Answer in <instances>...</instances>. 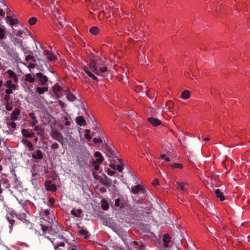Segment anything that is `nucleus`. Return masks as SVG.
<instances>
[{
    "label": "nucleus",
    "instance_id": "1",
    "mask_svg": "<svg viewBox=\"0 0 250 250\" xmlns=\"http://www.w3.org/2000/svg\"><path fill=\"white\" fill-rule=\"evenodd\" d=\"M83 69L88 76L95 81H97L98 79L92 72H94L96 75H99L107 71V68L104 64L103 61L97 58L91 61L89 67L84 66Z\"/></svg>",
    "mask_w": 250,
    "mask_h": 250
},
{
    "label": "nucleus",
    "instance_id": "2",
    "mask_svg": "<svg viewBox=\"0 0 250 250\" xmlns=\"http://www.w3.org/2000/svg\"><path fill=\"white\" fill-rule=\"evenodd\" d=\"M135 214L138 215L140 217H150L152 212L151 208L146 203H138L135 207L134 210Z\"/></svg>",
    "mask_w": 250,
    "mask_h": 250
},
{
    "label": "nucleus",
    "instance_id": "3",
    "mask_svg": "<svg viewBox=\"0 0 250 250\" xmlns=\"http://www.w3.org/2000/svg\"><path fill=\"white\" fill-rule=\"evenodd\" d=\"M103 223L115 231H119L121 229L120 226V221L118 220H103Z\"/></svg>",
    "mask_w": 250,
    "mask_h": 250
},
{
    "label": "nucleus",
    "instance_id": "4",
    "mask_svg": "<svg viewBox=\"0 0 250 250\" xmlns=\"http://www.w3.org/2000/svg\"><path fill=\"white\" fill-rule=\"evenodd\" d=\"M58 222L56 220H54V221H46L44 224H41V225L42 226V229L44 232H46L47 230L49 229L50 230H56V229H58L57 228Z\"/></svg>",
    "mask_w": 250,
    "mask_h": 250
},
{
    "label": "nucleus",
    "instance_id": "5",
    "mask_svg": "<svg viewBox=\"0 0 250 250\" xmlns=\"http://www.w3.org/2000/svg\"><path fill=\"white\" fill-rule=\"evenodd\" d=\"M94 156L95 158V160L93 161L92 164L94 167V169L97 171L100 168L99 165L102 164L104 159L102 156L101 153L99 151H96L94 153Z\"/></svg>",
    "mask_w": 250,
    "mask_h": 250
},
{
    "label": "nucleus",
    "instance_id": "6",
    "mask_svg": "<svg viewBox=\"0 0 250 250\" xmlns=\"http://www.w3.org/2000/svg\"><path fill=\"white\" fill-rule=\"evenodd\" d=\"M25 212V210L23 208H21L20 210V213L22 214L18 213V211L15 210H10L7 215V219H11L15 217L18 218V219H23V218L26 217Z\"/></svg>",
    "mask_w": 250,
    "mask_h": 250
},
{
    "label": "nucleus",
    "instance_id": "7",
    "mask_svg": "<svg viewBox=\"0 0 250 250\" xmlns=\"http://www.w3.org/2000/svg\"><path fill=\"white\" fill-rule=\"evenodd\" d=\"M51 137L54 140L60 142L62 145L63 144L64 138L62 134L57 130H53L50 133Z\"/></svg>",
    "mask_w": 250,
    "mask_h": 250
},
{
    "label": "nucleus",
    "instance_id": "8",
    "mask_svg": "<svg viewBox=\"0 0 250 250\" xmlns=\"http://www.w3.org/2000/svg\"><path fill=\"white\" fill-rule=\"evenodd\" d=\"M26 65L29 68H34L36 66V59L32 55H28L25 57Z\"/></svg>",
    "mask_w": 250,
    "mask_h": 250
},
{
    "label": "nucleus",
    "instance_id": "9",
    "mask_svg": "<svg viewBox=\"0 0 250 250\" xmlns=\"http://www.w3.org/2000/svg\"><path fill=\"white\" fill-rule=\"evenodd\" d=\"M43 54L46 59L51 62H54L57 60V57L48 50H45Z\"/></svg>",
    "mask_w": 250,
    "mask_h": 250
},
{
    "label": "nucleus",
    "instance_id": "10",
    "mask_svg": "<svg viewBox=\"0 0 250 250\" xmlns=\"http://www.w3.org/2000/svg\"><path fill=\"white\" fill-rule=\"evenodd\" d=\"M44 186L47 190L51 191H55L57 189L55 184H53L50 181H46L44 183Z\"/></svg>",
    "mask_w": 250,
    "mask_h": 250
},
{
    "label": "nucleus",
    "instance_id": "11",
    "mask_svg": "<svg viewBox=\"0 0 250 250\" xmlns=\"http://www.w3.org/2000/svg\"><path fill=\"white\" fill-rule=\"evenodd\" d=\"M145 192L144 187L140 185H138L133 187L131 188V192L133 194H138L139 193H144Z\"/></svg>",
    "mask_w": 250,
    "mask_h": 250
},
{
    "label": "nucleus",
    "instance_id": "12",
    "mask_svg": "<svg viewBox=\"0 0 250 250\" xmlns=\"http://www.w3.org/2000/svg\"><path fill=\"white\" fill-rule=\"evenodd\" d=\"M20 113L21 110L18 108H15L11 114L10 120L12 121L17 120Z\"/></svg>",
    "mask_w": 250,
    "mask_h": 250
},
{
    "label": "nucleus",
    "instance_id": "13",
    "mask_svg": "<svg viewBox=\"0 0 250 250\" xmlns=\"http://www.w3.org/2000/svg\"><path fill=\"white\" fill-rule=\"evenodd\" d=\"M37 77L39 78L41 83L42 85H44L48 82V78L42 73L40 72L37 74Z\"/></svg>",
    "mask_w": 250,
    "mask_h": 250
},
{
    "label": "nucleus",
    "instance_id": "14",
    "mask_svg": "<svg viewBox=\"0 0 250 250\" xmlns=\"http://www.w3.org/2000/svg\"><path fill=\"white\" fill-rule=\"evenodd\" d=\"M29 116L30 118V123L32 126H35L38 123V121L35 114L34 112H31L29 114Z\"/></svg>",
    "mask_w": 250,
    "mask_h": 250
},
{
    "label": "nucleus",
    "instance_id": "15",
    "mask_svg": "<svg viewBox=\"0 0 250 250\" xmlns=\"http://www.w3.org/2000/svg\"><path fill=\"white\" fill-rule=\"evenodd\" d=\"M187 185L186 183L177 182L176 183V187L178 190L186 191L187 190Z\"/></svg>",
    "mask_w": 250,
    "mask_h": 250
},
{
    "label": "nucleus",
    "instance_id": "16",
    "mask_svg": "<svg viewBox=\"0 0 250 250\" xmlns=\"http://www.w3.org/2000/svg\"><path fill=\"white\" fill-rule=\"evenodd\" d=\"M88 6L90 7L93 11L99 10L100 8H103L102 5H99L94 1H90V3L88 5Z\"/></svg>",
    "mask_w": 250,
    "mask_h": 250
},
{
    "label": "nucleus",
    "instance_id": "17",
    "mask_svg": "<svg viewBox=\"0 0 250 250\" xmlns=\"http://www.w3.org/2000/svg\"><path fill=\"white\" fill-rule=\"evenodd\" d=\"M101 198L102 199L101 201V207L104 210H108L109 206L107 200L103 197Z\"/></svg>",
    "mask_w": 250,
    "mask_h": 250
},
{
    "label": "nucleus",
    "instance_id": "18",
    "mask_svg": "<svg viewBox=\"0 0 250 250\" xmlns=\"http://www.w3.org/2000/svg\"><path fill=\"white\" fill-rule=\"evenodd\" d=\"M147 120L154 126H157L161 124V122L159 120L154 117H150Z\"/></svg>",
    "mask_w": 250,
    "mask_h": 250
},
{
    "label": "nucleus",
    "instance_id": "19",
    "mask_svg": "<svg viewBox=\"0 0 250 250\" xmlns=\"http://www.w3.org/2000/svg\"><path fill=\"white\" fill-rule=\"evenodd\" d=\"M170 237L169 234H164L163 236V241L164 242V247L167 248L168 247V243L170 242Z\"/></svg>",
    "mask_w": 250,
    "mask_h": 250
},
{
    "label": "nucleus",
    "instance_id": "20",
    "mask_svg": "<svg viewBox=\"0 0 250 250\" xmlns=\"http://www.w3.org/2000/svg\"><path fill=\"white\" fill-rule=\"evenodd\" d=\"M32 156L34 159L41 160L43 158V153L41 150H37L32 154Z\"/></svg>",
    "mask_w": 250,
    "mask_h": 250
},
{
    "label": "nucleus",
    "instance_id": "21",
    "mask_svg": "<svg viewBox=\"0 0 250 250\" xmlns=\"http://www.w3.org/2000/svg\"><path fill=\"white\" fill-rule=\"evenodd\" d=\"M216 197L220 200V201H224L225 200V196L220 189H216L215 191Z\"/></svg>",
    "mask_w": 250,
    "mask_h": 250
},
{
    "label": "nucleus",
    "instance_id": "22",
    "mask_svg": "<svg viewBox=\"0 0 250 250\" xmlns=\"http://www.w3.org/2000/svg\"><path fill=\"white\" fill-rule=\"evenodd\" d=\"M62 90V87L57 83H56L53 87V91L58 97L59 96V94H61Z\"/></svg>",
    "mask_w": 250,
    "mask_h": 250
},
{
    "label": "nucleus",
    "instance_id": "23",
    "mask_svg": "<svg viewBox=\"0 0 250 250\" xmlns=\"http://www.w3.org/2000/svg\"><path fill=\"white\" fill-rule=\"evenodd\" d=\"M23 136L27 138H32L35 136V133L32 132H29L27 129H23L22 130Z\"/></svg>",
    "mask_w": 250,
    "mask_h": 250
},
{
    "label": "nucleus",
    "instance_id": "24",
    "mask_svg": "<svg viewBox=\"0 0 250 250\" xmlns=\"http://www.w3.org/2000/svg\"><path fill=\"white\" fill-rule=\"evenodd\" d=\"M6 22L13 26L17 24L18 21L17 19H13L11 16H7L6 17Z\"/></svg>",
    "mask_w": 250,
    "mask_h": 250
},
{
    "label": "nucleus",
    "instance_id": "25",
    "mask_svg": "<svg viewBox=\"0 0 250 250\" xmlns=\"http://www.w3.org/2000/svg\"><path fill=\"white\" fill-rule=\"evenodd\" d=\"M76 122L78 125L80 126L84 125H86V121L82 116H78L76 119Z\"/></svg>",
    "mask_w": 250,
    "mask_h": 250
},
{
    "label": "nucleus",
    "instance_id": "26",
    "mask_svg": "<svg viewBox=\"0 0 250 250\" xmlns=\"http://www.w3.org/2000/svg\"><path fill=\"white\" fill-rule=\"evenodd\" d=\"M71 213L74 217L79 218L81 217L82 213V210L81 209L73 208L71 210Z\"/></svg>",
    "mask_w": 250,
    "mask_h": 250
},
{
    "label": "nucleus",
    "instance_id": "27",
    "mask_svg": "<svg viewBox=\"0 0 250 250\" xmlns=\"http://www.w3.org/2000/svg\"><path fill=\"white\" fill-rule=\"evenodd\" d=\"M34 130L36 131L38 135L42 136L44 133V130L40 125H35Z\"/></svg>",
    "mask_w": 250,
    "mask_h": 250
},
{
    "label": "nucleus",
    "instance_id": "28",
    "mask_svg": "<svg viewBox=\"0 0 250 250\" xmlns=\"http://www.w3.org/2000/svg\"><path fill=\"white\" fill-rule=\"evenodd\" d=\"M190 97V93L188 90H185L181 94V98L184 100H187Z\"/></svg>",
    "mask_w": 250,
    "mask_h": 250
},
{
    "label": "nucleus",
    "instance_id": "29",
    "mask_svg": "<svg viewBox=\"0 0 250 250\" xmlns=\"http://www.w3.org/2000/svg\"><path fill=\"white\" fill-rule=\"evenodd\" d=\"M100 28L97 26H93L89 29L90 34L93 35H97L100 33Z\"/></svg>",
    "mask_w": 250,
    "mask_h": 250
},
{
    "label": "nucleus",
    "instance_id": "30",
    "mask_svg": "<svg viewBox=\"0 0 250 250\" xmlns=\"http://www.w3.org/2000/svg\"><path fill=\"white\" fill-rule=\"evenodd\" d=\"M48 90V88L47 86L37 87L36 88V91L39 94H42L44 92H47Z\"/></svg>",
    "mask_w": 250,
    "mask_h": 250
},
{
    "label": "nucleus",
    "instance_id": "31",
    "mask_svg": "<svg viewBox=\"0 0 250 250\" xmlns=\"http://www.w3.org/2000/svg\"><path fill=\"white\" fill-rule=\"evenodd\" d=\"M117 10L118 11L119 16L121 18H123V19L128 18L129 14H126L123 11L122 8H120V10H119V9L118 8H117Z\"/></svg>",
    "mask_w": 250,
    "mask_h": 250
},
{
    "label": "nucleus",
    "instance_id": "32",
    "mask_svg": "<svg viewBox=\"0 0 250 250\" xmlns=\"http://www.w3.org/2000/svg\"><path fill=\"white\" fill-rule=\"evenodd\" d=\"M116 159L117 161V163H118V164L117 165L116 169L119 172H122L123 169V164L122 163V161L118 158H116Z\"/></svg>",
    "mask_w": 250,
    "mask_h": 250
},
{
    "label": "nucleus",
    "instance_id": "33",
    "mask_svg": "<svg viewBox=\"0 0 250 250\" xmlns=\"http://www.w3.org/2000/svg\"><path fill=\"white\" fill-rule=\"evenodd\" d=\"M126 30L128 32L127 34L129 35L130 32L133 33L134 32L136 31V27L135 26V25L132 23L130 25V27H127ZM125 33H126V32H125Z\"/></svg>",
    "mask_w": 250,
    "mask_h": 250
},
{
    "label": "nucleus",
    "instance_id": "34",
    "mask_svg": "<svg viewBox=\"0 0 250 250\" xmlns=\"http://www.w3.org/2000/svg\"><path fill=\"white\" fill-rule=\"evenodd\" d=\"M13 42L15 45L21 47H23L22 41L21 39L15 38L13 39Z\"/></svg>",
    "mask_w": 250,
    "mask_h": 250
},
{
    "label": "nucleus",
    "instance_id": "35",
    "mask_svg": "<svg viewBox=\"0 0 250 250\" xmlns=\"http://www.w3.org/2000/svg\"><path fill=\"white\" fill-rule=\"evenodd\" d=\"M6 86L8 88H11L14 90L16 89V85L13 83L11 80L7 81L5 84Z\"/></svg>",
    "mask_w": 250,
    "mask_h": 250
},
{
    "label": "nucleus",
    "instance_id": "36",
    "mask_svg": "<svg viewBox=\"0 0 250 250\" xmlns=\"http://www.w3.org/2000/svg\"><path fill=\"white\" fill-rule=\"evenodd\" d=\"M25 80L30 83H33L35 81V79L31 74H27L25 76Z\"/></svg>",
    "mask_w": 250,
    "mask_h": 250
},
{
    "label": "nucleus",
    "instance_id": "37",
    "mask_svg": "<svg viewBox=\"0 0 250 250\" xmlns=\"http://www.w3.org/2000/svg\"><path fill=\"white\" fill-rule=\"evenodd\" d=\"M137 227L140 228V229L141 230L146 231H148L149 229V226L147 224L142 223H140V224Z\"/></svg>",
    "mask_w": 250,
    "mask_h": 250
},
{
    "label": "nucleus",
    "instance_id": "38",
    "mask_svg": "<svg viewBox=\"0 0 250 250\" xmlns=\"http://www.w3.org/2000/svg\"><path fill=\"white\" fill-rule=\"evenodd\" d=\"M102 183L105 186H110L112 184V181L111 179L108 178L106 176H105V180H103Z\"/></svg>",
    "mask_w": 250,
    "mask_h": 250
},
{
    "label": "nucleus",
    "instance_id": "39",
    "mask_svg": "<svg viewBox=\"0 0 250 250\" xmlns=\"http://www.w3.org/2000/svg\"><path fill=\"white\" fill-rule=\"evenodd\" d=\"M109 4H110V7L108 9H106V11L108 12V14H109V16L110 17V14H111L113 16L114 15V13L111 11V9L114 6L115 3L111 0H109Z\"/></svg>",
    "mask_w": 250,
    "mask_h": 250
},
{
    "label": "nucleus",
    "instance_id": "40",
    "mask_svg": "<svg viewBox=\"0 0 250 250\" xmlns=\"http://www.w3.org/2000/svg\"><path fill=\"white\" fill-rule=\"evenodd\" d=\"M170 166L174 169L179 168L182 169L183 168V166L182 164L180 163H174L170 165Z\"/></svg>",
    "mask_w": 250,
    "mask_h": 250
},
{
    "label": "nucleus",
    "instance_id": "41",
    "mask_svg": "<svg viewBox=\"0 0 250 250\" xmlns=\"http://www.w3.org/2000/svg\"><path fill=\"white\" fill-rule=\"evenodd\" d=\"M79 233L81 235H84V238L85 239H87L89 237V234H88V231L86 230L80 229L79 230Z\"/></svg>",
    "mask_w": 250,
    "mask_h": 250
},
{
    "label": "nucleus",
    "instance_id": "42",
    "mask_svg": "<svg viewBox=\"0 0 250 250\" xmlns=\"http://www.w3.org/2000/svg\"><path fill=\"white\" fill-rule=\"evenodd\" d=\"M7 125L9 128L12 129L13 130L15 129L17 126L16 124L14 121L11 122H7Z\"/></svg>",
    "mask_w": 250,
    "mask_h": 250
},
{
    "label": "nucleus",
    "instance_id": "43",
    "mask_svg": "<svg viewBox=\"0 0 250 250\" xmlns=\"http://www.w3.org/2000/svg\"><path fill=\"white\" fill-rule=\"evenodd\" d=\"M5 34V30L3 27H0V40H3L4 38Z\"/></svg>",
    "mask_w": 250,
    "mask_h": 250
},
{
    "label": "nucleus",
    "instance_id": "44",
    "mask_svg": "<svg viewBox=\"0 0 250 250\" xmlns=\"http://www.w3.org/2000/svg\"><path fill=\"white\" fill-rule=\"evenodd\" d=\"M116 158H115V160H114V163H112V162H110V167L114 170H115L116 167H117V165L118 164V163H117V161L116 160Z\"/></svg>",
    "mask_w": 250,
    "mask_h": 250
},
{
    "label": "nucleus",
    "instance_id": "45",
    "mask_svg": "<svg viewBox=\"0 0 250 250\" xmlns=\"http://www.w3.org/2000/svg\"><path fill=\"white\" fill-rule=\"evenodd\" d=\"M67 98L70 101H74L75 99L74 96L70 92L67 93Z\"/></svg>",
    "mask_w": 250,
    "mask_h": 250
},
{
    "label": "nucleus",
    "instance_id": "46",
    "mask_svg": "<svg viewBox=\"0 0 250 250\" xmlns=\"http://www.w3.org/2000/svg\"><path fill=\"white\" fill-rule=\"evenodd\" d=\"M84 138L86 139H91L90 131L89 129H86L85 131Z\"/></svg>",
    "mask_w": 250,
    "mask_h": 250
},
{
    "label": "nucleus",
    "instance_id": "47",
    "mask_svg": "<svg viewBox=\"0 0 250 250\" xmlns=\"http://www.w3.org/2000/svg\"><path fill=\"white\" fill-rule=\"evenodd\" d=\"M37 22V19L35 17H32L28 20V23L30 25H34Z\"/></svg>",
    "mask_w": 250,
    "mask_h": 250
},
{
    "label": "nucleus",
    "instance_id": "48",
    "mask_svg": "<svg viewBox=\"0 0 250 250\" xmlns=\"http://www.w3.org/2000/svg\"><path fill=\"white\" fill-rule=\"evenodd\" d=\"M54 246V248L55 250H58V248L59 247H64L65 245V244L64 242H61L59 244H55L53 242H52Z\"/></svg>",
    "mask_w": 250,
    "mask_h": 250
},
{
    "label": "nucleus",
    "instance_id": "49",
    "mask_svg": "<svg viewBox=\"0 0 250 250\" xmlns=\"http://www.w3.org/2000/svg\"><path fill=\"white\" fill-rule=\"evenodd\" d=\"M6 73L9 75L10 78H12L14 77L16 74L15 73V72L12 71V70H8L6 71Z\"/></svg>",
    "mask_w": 250,
    "mask_h": 250
},
{
    "label": "nucleus",
    "instance_id": "50",
    "mask_svg": "<svg viewBox=\"0 0 250 250\" xmlns=\"http://www.w3.org/2000/svg\"><path fill=\"white\" fill-rule=\"evenodd\" d=\"M93 142L94 144H97L98 143H102L103 142V139L102 138H94L93 140Z\"/></svg>",
    "mask_w": 250,
    "mask_h": 250
},
{
    "label": "nucleus",
    "instance_id": "51",
    "mask_svg": "<svg viewBox=\"0 0 250 250\" xmlns=\"http://www.w3.org/2000/svg\"><path fill=\"white\" fill-rule=\"evenodd\" d=\"M26 146H27L28 148V150L29 151H32L34 150V146H33V144L31 142L27 143V145H26Z\"/></svg>",
    "mask_w": 250,
    "mask_h": 250
},
{
    "label": "nucleus",
    "instance_id": "52",
    "mask_svg": "<svg viewBox=\"0 0 250 250\" xmlns=\"http://www.w3.org/2000/svg\"><path fill=\"white\" fill-rule=\"evenodd\" d=\"M59 147V145L58 143L54 142L51 146V148L53 149H57Z\"/></svg>",
    "mask_w": 250,
    "mask_h": 250
},
{
    "label": "nucleus",
    "instance_id": "53",
    "mask_svg": "<svg viewBox=\"0 0 250 250\" xmlns=\"http://www.w3.org/2000/svg\"><path fill=\"white\" fill-rule=\"evenodd\" d=\"M166 105L169 109L173 106V103L171 101H168L166 103Z\"/></svg>",
    "mask_w": 250,
    "mask_h": 250
},
{
    "label": "nucleus",
    "instance_id": "54",
    "mask_svg": "<svg viewBox=\"0 0 250 250\" xmlns=\"http://www.w3.org/2000/svg\"><path fill=\"white\" fill-rule=\"evenodd\" d=\"M160 158L163 160H165L167 162H169L170 161V159L168 157H167V155L165 154H162L161 156H160Z\"/></svg>",
    "mask_w": 250,
    "mask_h": 250
},
{
    "label": "nucleus",
    "instance_id": "55",
    "mask_svg": "<svg viewBox=\"0 0 250 250\" xmlns=\"http://www.w3.org/2000/svg\"><path fill=\"white\" fill-rule=\"evenodd\" d=\"M123 32H124L121 27H118L117 33L118 36H122L123 35Z\"/></svg>",
    "mask_w": 250,
    "mask_h": 250
},
{
    "label": "nucleus",
    "instance_id": "56",
    "mask_svg": "<svg viewBox=\"0 0 250 250\" xmlns=\"http://www.w3.org/2000/svg\"><path fill=\"white\" fill-rule=\"evenodd\" d=\"M121 205V200L118 198L115 200V206L116 207H119Z\"/></svg>",
    "mask_w": 250,
    "mask_h": 250
},
{
    "label": "nucleus",
    "instance_id": "57",
    "mask_svg": "<svg viewBox=\"0 0 250 250\" xmlns=\"http://www.w3.org/2000/svg\"><path fill=\"white\" fill-rule=\"evenodd\" d=\"M107 173L109 175L112 176L115 174V171L114 169L111 170L110 169H108L107 170Z\"/></svg>",
    "mask_w": 250,
    "mask_h": 250
},
{
    "label": "nucleus",
    "instance_id": "58",
    "mask_svg": "<svg viewBox=\"0 0 250 250\" xmlns=\"http://www.w3.org/2000/svg\"><path fill=\"white\" fill-rule=\"evenodd\" d=\"M0 177L1 178V182L5 183V180L7 181L6 174L4 173L2 174L0 176Z\"/></svg>",
    "mask_w": 250,
    "mask_h": 250
},
{
    "label": "nucleus",
    "instance_id": "59",
    "mask_svg": "<svg viewBox=\"0 0 250 250\" xmlns=\"http://www.w3.org/2000/svg\"><path fill=\"white\" fill-rule=\"evenodd\" d=\"M104 10H102L101 12H100L99 13V14H98V18L99 20H101L102 18H103V17L104 16Z\"/></svg>",
    "mask_w": 250,
    "mask_h": 250
},
{
    "label": "nucleus",
    "instance_id": "60",
    "mask_svg": "<svg viewBox=\"0 0 250 250\" xmlns=\"http://www.w3.org/2000/svg\"><path fill=\"white\" fill-rule=\"evenodd\" d=\"M64 120L66 121L64 123V124L66 126H69L70 125V122L68 121V118L67 117H64Z\"/></svg>",
    "mask_w": 250,
    "mask_h": 250
},
{
    "label": "nucleus",
    "instance_id": "61",
    "mask_svg": "<svg viewBox=\"0 0 250 250\" xmlns=\"http://www.w3.org/2000/svg\"><path fill=\"white\" fill-rule=\"evenodd\" d=\"M153 92V90H149L147 91L146 95L148 98H151L152 97V93Z\"/></svg>",
    "mask_w": 250,
    "mask_h": 250
},
{
    "label": "nucleus",
    "instance_id": "62",
    "mask_svg": "<svg viewBox=\"0 0 250 250\" xmlns=\"http://www.w3.org/2000/svg\"><path fill=\"white\" fill-rule=\"evenodd\" d=\"M13 89L8 88V89L5 90V93L8 94H11L13 93Z\"/></svg>",
    "mask_w": 250,
    "mask_h": 250
},
{
    "label": "nucleus",
    "instance_id": "63",
    "mask_svg": "<svg viewBox=\"0 0 250 250\" xmlns=\"http://www.w3.org/2000/svg\"><path fill=\"white\" fill-rule=\"evenodd\" d=\"M99 190L102 193H104L106 191V189L104 187L100 188Z\"/></svg>",
    "mask_w": 250,
    "mask_h": 250
},
{
    "label": "nucleus",
    "instance_id": "64",
    "mask_svg": "<svg viewBox=\"0 0 250 250\" xmlns=\"http://www.w3.org/2000/svg\"><path fill=\"white\" fill-rule=\"evenodd\" d=\"M152 184L154 186L158 185H159V181H158V180L157 179H155L153 180V182H152Z\"/></svg>",
    "mask_w": 250,
    "mask_h": 250
}]
</instances>
